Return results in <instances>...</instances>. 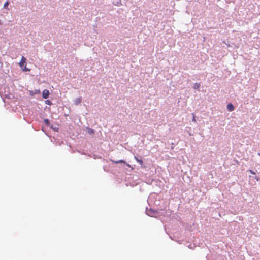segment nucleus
<instances>
[{"mask_svg": "<svg viewBox=\"0 0 260 260\" xmlns=\"http://www.w3.org/2000/svg\"><path fill=\"white\" fill-rule=\"evenodd\" d=\"M44 122H45V123L46 124H47V125H49V123H50L49 121V120H48V119H45V120H44Z\"/></svg>", "mask_w": 260, "mask_h": 260, "instance_id": "9d476101", "label": "nucleus"}, {"mask_svg": "<svg viewBox=\"0 0 260 260\" xmlns=\"http://www.w3.org/2000/svg\"><path fill=\"white\" fill-rule=\"evenodd\" d=\"M192 116H193L192 121L196 122V116H195V115L194 113H192Z\"/></svg>", "mask_w": 260, "mask_h": 260, "instance_id": "6e6552de", "label": "nucleus"}, {"mask_svg": "<svg viewBox=\"0 0 260 260\" xmlns=\"http://www.w3.org/2000/svg\"><path fill=\"white\" fill-rule=\"evenodd\" d=\"M194 89H199L200 87V83H196L194 84Z\"/></svg>", "mask_w": 260, "mask_h": 260, "instance_id": "423d86ee", "label": "nucleus"}, {"mask_svg": "<svg viewBox=\"0 0 260 260\" xmlns=\"http://www.w3.org/2000/svg\"><path fill=\"white\" fill-rule=\"evenodd\" d=\"M26 58L25 57L22 56L20 62L19 63V65L20 67L22 68L24 66V68L23 69V71H29L30 70L26 67Z\"/></svg>", "mask_w": 260, "mask_h": 260, "instance_id": "f257e3e1", "label": "nucleus"}, {"mask_svg": "<svg viewBox=\"0 0 260 260\" xmlns=\"http://www.w3.org/2000/svg\"><path fill=\"white\" fill-rule=\"evenodd\" d=\"M227 108H228V110L229 111H232L234 110V106L233 105V104H229L227 106Z\"/></svg>", "mask_w": 260, "mask_h": 260, "instance_id": "7ed1b4c3", "label": "nucleus"}, {"mask_svg": "<svg viewBox=\"0 0 260 260\" xmlns=\"http://www.w3.org/2000/svg\"><path fill=\"white\" fill-rule=\"evenodd\" d=\"M138 162H139V164L141 165H142L143 164V161L141 159H139Z\"/></svg>", "mask_w": 260, "mask_h": 260, "instance_id": "4468645a", "label": "nucleus"}, {"mask_svg": "<svg viewBox=\"0 0 260 260\" xmlns=\"http://www.w3.org/2000/svg\"><path fill=\"white\" fill-rule=\"evenodd\" d=\"M114 162H115L116 164H118V163H119V162L126 163L125 161H124V160H120L117 161H114Z\"/></svg>", "mask_w": 260, "mask_h": 260, "instance_id": "1a4fd4ad", "label": "nucleus"}, {"mask_svg": "<svg viewBox=\"0 0 260 260\" xmlns=\"http://www.w3.org/2000/svg\"><path fill=\"white\" fill-rule=\"evenodd\" d=\"M88 132L90 134H93L94 133V131L93 129H92L88 128Z\"/></svg>", "mask_w": 260, "mask_h": 260, "instance_id": "0eeeda50", "label": "nucleus"}, {"mask_svg": "<svg viewBox=\"0 0 260 260\" xmlns=\"http://www.w3.org/2000/svg\"><path fill=\"white\" fill-rule=\"evenodd\" d=\"M135 160H136L137 162H138V161H139V159H138V158L137 157H136V156H135Z\"/></svg>", "mask_w": 260, "mask_h": 260, "instance_id": "2eb2a0df", "label": "nucleus"}, {"mask_svg": "<svg viewBox=\"0 0 260 260\" xmlns=\"http://www.w3.org/2000/svg\"><path fill=\"white\" fill-rule=\"evenodd\" d=\"M81 102V98H79L76 99L75 101V103L76 105H78V104H80Z\"/></svg>", "mask_w": 260, "mask_h": 260, "instance_id": "20e7f679", "label": "nucleus"}, {"mask_svg": "<svg viewBox=\"0 0 260 260\" xmlns=\"http://www.w3.org/2000/svg\"><path fill=\"white\" fill-rule=\"evenodd\" d=\"M50 94L49 91L47 89H45L42 92V96L44 99H47Z\"/></svg>", "mask_w": 260, "mask_h": 260, "instance_id": "f03ea898", "label": "nucleus"}, {"mask_svg": "<svg viewBox=\"0 0 260 260\" xmlns=\"http://www.w3.org/2000/svg\"><path fill=\"white\" fill-rule=\"evenodd\" d=\"M248 171L250 172L252 174H255V173L252 170H249Z\"/></svg>", "mask_w": 260, "mask_h": 260, "instance_id": "ddd939ff", "label": "nucleus"}, {"mask_svg": "<svg viewBox=\"0 0 260 260\" xmlns=\"http://www.w3.org/2000/svg\"><path fill=\"white\" fill-rule=\"evenodd\" d=\"M31 95H34V94H39L40 93V90H35L34 93H32V91H30Z\"/></svg>", "mask_w": 260, "mask_h": 260, "instance_id": "39448f33", "label": "nucleus"}, {"mask_svg": "<svg viewBox=\"0 0 260 260\" xmlns=\"http://www.w3.org/2000/svg\"><path fill=\"white\" fill-rule=\"evenodd\" d=\"M127 166L130 167V165L128 164H127Z\"/></svg>", "mask_w": 260, "mask_h": 260, "instance_id": "dca6fc26", "label": "nucleus"}, {"mask_svg": "<svg viewBox=\"0 0 260 260\" xmlns=\"http://www.w3.org/2000/svg\"><path fill=\"white\" fill-rule=\"evenodd\" d=\"M9 5V2H6L5 4H4V7H7Z\"/></svg>", "mask_w": 260, "mask_h": 260, "instance_id": "f8f14e48", "label": "nucleus"}, {"mask_svg": "<svg viewBox=\"0 0 260 260\" xmlns=\"http://www.w3.org/2000/svg\"><path fill=\"white\" fill-rule=\"evenodd\" d=\"M45 103L47 104L50 105L51 103V102L50 100H48L45 101Z\"/></svg>", "mask_w": 260, "mask_h": 260, "instance_id": "9b49d317", "label": "nucleus"}]
</instances>
